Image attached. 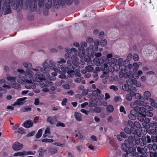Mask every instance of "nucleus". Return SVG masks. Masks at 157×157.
Wrapping results in <instances>:
<instances>
[{
  "instance_id": "nucleus-1",
  "label": "nucleus",
  "mask_w": 157,
  "mask_h": 157,
  "mask_svg": "<svg viewBox=\"0 0 157 157\" xmlns=\"http://www.w3.org/2000/svg\"><path fill=\"white\" fill-rule=\"evenodd\" d=\"M10 5L13 9L19 10L21 9L27 10L29 7L32 12L36 11V6L33 0H10Z\"/></svg>"
},
{
  "instance_id": "nucleus-2",
  "label": "nucleus",
  "mask_w": 157,
  "mask_h": 157,
  "mask_svg": "<svg viewBox=\"0 0 157 157\" xmlns=\"http://www.w3.org/2000/svg\"><path fill=\"white\" fill-rule=\"evenodd\" d=\"M25 75L24 79H17V81L20 83H23L25 82L27 83L25 84V87L27 89H33L36 87L34 82H36L34 80V74L30 70H26Z\"/></svg>"
},
{
  "instance_id": "nucleus-3",
  "label": "nucleus",
  "mask_w": 157,
  "mask_h": 157,
  "mask_svg": "<svg viewBox=\"0 0 157 157\" xmlns=\"http://www.w3.org/2000/svg\"><path fill=\"white\" fill-rule=\"evenodd\" d=\"M57 63H59L57 64V67L61 69V71H63L64 73L67 72L71 77L73 75L74 71L71 69L73 68V66L72 64V62L71 60H68L67 61V65L66 66H63V63H66V61L63 59L59 58L58 59Z\"/></svg>"
},
{
  "instance_id": "nucleus-4",
  "label": "nucleus",
  "mask_w": 157,
  "mask_h": 157,
  "mask_svg": "<svg viewBox=\"0 0 157 157\" xmlns=\"http://www.w3.org/2000/svg\"><path fill=\"white\" fill-rule=\"evenodd\" d=\"M49 64L48 63L45 62L43 64V68L40 66L36 67L35 68H31V69L35 71H40L47 77H49V73L47 72L49 71V68H48Z\"/></svg>"
},
{
  "instance_id": "nucleus-5",
  "label": "nucleus",
  "mask_w": 157,
  "mask_h": 157,
  "mask_svg": "<svg viewBox=\"0 0 157 157\" xmlns=\"http://www.w3.org/2000/svg\"><path fill=\"white\" fill-rule=\"evenodd\" d=\"M92 50V49L91 45H90L89 46L87 47L86 49H83L82 50V54H80L79 53H78V55L79 57L82 59H84V60L86 62H87L90 60L91 59L90 58H88L85 59V57L86 56H88L89 54V52H92L91 50Z\"/></svg>"
},
{
  "instance_id": "nucleus-6",
  "label": "nucleus",
  "mask_w": 157,
  "mask_h": 157,
  "mask_svg": "<svg viewBox=\"0 0 157 157\" xmlns=\"http://www.w3.org/2000/svg\"><path fill=\"white\" fill-rule=\"evenodd\" d=\"M73 0H54V3L56 6H59V5L63 6L65 2L68 5H71L73 2Z\"/></svg>"
},
{
  "instance_id": "nucleus-7",
  "label": "nucleus",
  "mask_w": 157,
  "mask_h": 157,
  "mask_svg": "<svg viewBox=\"0 0 157 157\" xmlns=\"http://www.w3.org/2000/svg\"><path fill=\"white\" fill-rule=\"evenodd\" d=\"M71 52H73L74 53V54L73 55L71 59L73 61V63L74 66L77 65L78 63V59L76 56L77 52V50L74 48H71Z\"/></svg>"
},
{
  "instance_id": "nucleus-8",
  "label": "nucleus",
  "mask_w": 157,
  "mask_h": 157,
  "mask_svg": "<svg viewBox=\"0 0 157 157\" xmlns=\"http://www.w3.org/2000/svg\"><path fill=\"white\" fill-rule=\"evenodd\" d=\"M146 142V136H143L141 138H139L138 139L136 140L135 141L136 144L142 146L146 145L147 144Z\"/></svg>"
},
{
  "instance_id": "nucleus-9",
  "label": "nucleus",
  "mask_w": 157,
  "mask_h": 157,
  "mask_svg": "<svg viewBox=\"0 0 157 157\" xmlns=\"http://www.w3.org/2000/svg\"><path fill=\"white\" fill-rule=\"evenodd\" d=\"M2 8L5 14H8L11 12V9L9 3L5 2L3 4Z\"/></svg>"
},
{
  "instance_id": "nucleus-10",
  "label": "nucleus",
  "mask_w": 157,
  "mask_h": 157,
  "mask_svg": "<svg viewBox=\"0 0 157 157\" xmlns=\"http://www.w3.org/2000/svg\"><path fill=\"white\" fill-rule=\"evenodd\" d=\"M134 140V137L132 136H129L127 139L124 141V143L127 147H130L132 146Z\"/></svg>"
},
{
  "instance_id": "nucleus-11",
  "label": "nucleus",
  "mask_w": 157,
  "mask_h": 157,
  "mask_svg": "<svg viewBox=\"0 0 157 157\" xmlns=\"http://www.w3.org/2000/svg\"><path fill=\"white\" fill-rule=\"evenodd\" d=\"M17 72L19 73L17 75L18 78L17 79H24L26 74V71H25L23 69L20 68L17 69Z\"/></svg>"
},
{
  "instance_id": "nucleus-12",
  "label": "nucleus",
  "mask_w": 157,
  "mask_h": 157,
  "mask_svg": "<svg viewBox=\"0 0 157 157\" xmlns=\"http://www.w3.org/2000/svg\"><path fill=\"white\" fill-rule=\"evenodd\" d=\"M142 105V104L138 100H135L132 101L130 104V106L132 108H134L136 110L137 109V107H139L138 106H141Z\"/></svg>"
},
{
  "instance_id": "nucleus-13",
  "label": "nucleus",
  "mask_w": 157,
  "mask_h": 157,
  "mask_svg": "<svg viewBox=\"0 0 157 157\" xmlns=\"http://www.w3.org/2000/svg\"><path fill=\"white\" fill-rule=\"evenodd\" d=\"M23 145L18 142L14 143L13 145V148L15 151H18L21 149L23 147Z\"/></svg>"
},
{
  "instance_id": "nucleus-14",
  "label": "nucleus",
  "mask_w": 157,
  "mask_h": 157,
  "mask_svg": "<svg viewBox=\"0 0 157 157\" xmlns=\"http://www.w3.org/2000/svg\"><path fill=\"white\" fill-rule=\"evenodd\" d=\"M33 124V123L32 121L29 120L25 121L22 125L26 128H29L32 127Z\"/></svg>"
},
{
  "instance_id": "nucleus-15",
  "label": "nucleus",
  "mask_w": 157,
  "mask_h": 157,
  "mask_svg": "<svg viewBox=\"0 0 157 157\" xmlns=\"http://www.w3.org/2000/svg\"><path fill=\"white\" fill-rule=\"evenodd\" d=\"M145 115L144 114L140 112H139L137 116L138 120L141 122H144V119L145 117Z\"/></svg>"
},
{
  "instance_id": "nucleus-16",
  "label": "nucleus",
  "mask_w": 157,
  "mask_h": 157,
  "mask_svg": "<svg viewBox=\"0 0 157 157\" xmlns=\"http://www.w3.org/2000/svg\"><path fill=\"white\" fill-rule=\"evenodd\" d=\"M74 117L76 120L78 121H80L82 120V114L77 112L75 113Z\"/></svg>"
},
{
  "instance_id": "nucleus-17",
  "label": "nucleus",
  "mask_w": 157,
  "mask_h": 157,
  "mask_svg": "<svg viewBox=\"0 0 157 157\" xmlns=\"http://www.w3.org/2000/svg\"><path fill=\"white\" fill-rule=\"evenodd\" d=\"M133 91H131L130 92L126 95V99L129 101H131L132 99V98L133 96Z\"/></svg>"
},
{
  "instance_id": "nucleus-18",
  "label": "nucleus",
  "mask_w": 157,
  "mask_h": 157,
  "mask_svg": "<svg viewBox=\"0 0 157 157\" xmlns=\"http://www.w3.org/2000/svg\"><path fill=\"white\" fill-rule=\"evenodd\" d=\"M144 98L146 100L149 101V99L151 98L150 97H151V94L148 91H145L144 93Z\"/></svg>"
},
{
  "instance_id": "nucleus-19",
  "label": "nucleus",
  "mask_w": 157,
  "mask_h": 157,
  "mask_svg": "<svg viewBox=\"0 0 157 157\" xmlns=\"http://www.w3.org/2000/svg\"><path fill=\"white\" fill-rule=\"evenodd\" d=\"M137 151L139 153L145 156H147V152L144 151V149L143 148L138 147L137 148Z\"/></svg>"
},
{
  "instance_id": "nucleus-20",
  "label": "nucleus",
  "mask_w": 157,
  "mask_h": 157,
  "mask_svg": "<svg viewBox=\"0 0 157 157\" xmlns=\"http://www.w3.org/2000/svg\"><path fill=\"white\" fill-rule=\"evenodd\" d=\"M6 79L7 80L11 82V84L12 83V82H16V77H13L9 75H7Z\"/></svg>"
},
{
  "instance_id": "nucleus-21",
  "label": "nucleus",
  "mask_w": 157,
  "mask_h": 157,
  "mask_svg": "<svg viewBox=\"0 0 157 157\" xmlns=\"http://www.w3.org/2000/svg\"><path fill=\"white\" fill-rule=\"evenodd\" d=\"M52 0H44V4L46 8H50L52 6Z\"/></svg>"
},
{
  "instance_id": "nucleus-22",
  "label": "nucleus",
  "mask_w": 157,
  "mask_h": 157,
  "mask_svg": "<svg viewBox=\"0 0 157 157\" xmlns=\"http://www.w3.org/2000/svg\"><path fill=\"white\" fill-rule=\"evenodd\" d=\"M36 78H38L39 80L41 81L44 79V76L40 72H37L35 74Z\"/></svg>"
},
{
  "instance_id": "nucleus-23",
  "label": "nucleus",
  "mask_w": 157,
  "mask_h": 157,
  "mask_svg": "<svg viewBox=\"0 0 157 157\" xmlns=\"http://www.w3.org/2000/svg\"><path fill=\"white\" fill-rule=\"evenodd\" d=\"M136 82V80L135 79H131V78H129L127 79L126 81L127 84L129 86H132V85H134V83Z\"/></svg>"
},
{
  "instance_id": "nucleus-24",
  "label": "nucleus",
  "mask_w": 157,
  "mask_h": 157,
  "mask_svg": "<svg viewBox=\"0 0 157 157\" xmlns=\"http://www.w3.org/2000/svg\"><path fill=\"white\" fill-rule=\"evenodd\" d=\"M50 128L48 127H47L45 129V131H44V133L43 135V136L44 138H45L47 137H48L49 138H52L53 136H48L47 135V134H50Z\"/></svg>"
},
{
  "instance_id": "nucleus-25",
  "label": "nucleus",
  "mask_w": 157,
  "mask_h": 157,
  "mask_svg": "<svg viewBox=\"0 0 157 157\" xmlns=\"http://www.w3.org/2000/svg\"><path fill=\"white\" fill-rule=\"evenodd\" d=\"M46 151V150H44L42 148L40 147L38 151V152L39 153V156L40 157H43L44 155V152Z\"/></svg>"
},
{
  "instance_id": "nucleus-26",
  "label": "nucleus",
  "mask_w": 157,
  "mask_h": 157,
  "mask_svg": "<svg viewBox=\"0 0 157 157\" xmlns=\"http://www.w3.org/2000/svg\"><path fill=\"white\" fill-rule=\"evenodd\" d=\"M81 47H79L78 48V50H82V49H84V48L86 47L87 46V43L85 41H82L81 42L80 44Z\"/></svg>"
},
{
  "instance_id": "nucleus-27",
  "label": "nucleus",
  "mask_w": 157,
  "mask_h": 157,
  "mask_svg": "<svg viewBox=\"0 0 157 157\" xmlns=\"http://www.w3.org/2000/svg\"><path fill=\"white\" fill-rule=\"evenodd\" d=\"M94 56H95L96 57L98 58V57L101 56V54L100 52L96 53L94 52H91L90 57L91 58H93Z\"/></svg>"
},
{
  "instance_id": "nucleus-28",
  "label": "nucleus",
  "mask_w": 157,
  "mask_h": 157,
  "mask_svg": "<svg viewBox=\"0 0 157 157\" xmlns=\"http://www.w3.org/2000/svg\"><path fill=\"white\" fill-rule=\"evenodd\" d=\"M23 65L26 68H31L32 67V65L29 62H25L23 63Z\"/></svg>"
},
{
  "instance_id": "nucleus-29",
  "label": "nucleus",
  "mask_w": 157,
  "mask_h": 157,
  "mask_svg": "<svg viewBox=\"0 0 157 157\" xmlns=\"http://www.w3.org/2000/svg\"><path fill=\"white\" fill-rule=\"evenodd\" d=\"M106 109L108 112L111 113L113 111L114 108L113 105H109L107 106Z\"/></svg>"
},
{
  "instance_id": "nucleus-30",
  "label": "nucleus",
  "mask_w": 157,
  "mask_h": 157,
  "mask_svg": "<svg viewBox=\"0 0 157 157\" xmlns=\"http://www.w3.org/2000/svg\"><path fill=\"white\" fill-rule=\"evenodd\" d=\"M149 101L151 102V105L153 107L157 108V103L155 102L154 99L151 98L149 99Z\"/></svg>"
},
{
  "instance_id": "nucleus-31",
  "label": "nucleus",
  "mask_w": 157,
  "mask_h": 157,
  "mask_svg": "<svg viewBox=\"0 0 157 157\" xmlns=\"http://www.w3.org/2000/svg\"><path fill=\"white\" fill-rule=\"evenodd\" d=\"M137 154L136 152H134L132 153H130L127 152L126 153V155L127 157H134L135 156H136Z\"/></svg>"
},
{
  "instance_id": "nucleus-32",
  "label": "nucleus",
  "mask_w": 157,
  "mask_h": 157,
  "mask_svg": "<svg viewBox=\"0 0 157 157\" xmlns=\"http://www.w3.org/2000/svg\"><path fill=\"white\" fill-rule=\"evenodd\" d=\"M101 91L98 89L94 90L92 92L93 94L95 96H98L99 95L101 94Z\"/></svg>"
},
{
  "instance_id": "nucleus-33",
  "label": "nucleus",
  "mask_w": 157,
  "mask_h": 157,
  "mask_svg": "<svg viewBox=\"0 0 157 157\" xmlns=\"http://www.w3.org/2000/svg\"><path fill=\"white\" fill-rule=\"evenodd\" d=\"M11 86L12 88L14 89H19L20 88V85L16 82L14 83H11Z\"/></svg>"
},
{
  "instance_id": "nucleus-34",
  "label": "nucleus",
  "mask_w": 157,
  "mask_h": 157,
  "mask_svg": "<svg viewBox=\"0 0 157 157\" xmlns=\"http://www.w3.org/2000/svg\"><path fill=\"white\" fill-rule=\"evenodd\" d=\"M20 100V98L17 99L16 101L14 103L13 105H20L24 103V102H23L21 100Z\"/></svg>"
},
{
  "instance_id": "nucleus-35",
  "label": "nucleus",
  "mask_w": 157,
  "mask_h": 157,
  "mask_svg": "<svg viewBox=\"0 0 157 157\" xmlns=\"http://www.w3.org/2000/svg\"><path fill=\"white\" fill-rule=\"evenodd\" d=\"M137 111L139 110L140 111V112L141 113H143L146 112V108L144 107H137Z\"/></svg>"
},
{
  "instance_id": "nucleus-36",
  "label": "nucleus",
  "mask_w": 157,
  "mask_h": 157,
  "mask_svg": "<svg viewBox=\"0 0 157 157\" xmlns=\"http://www.w3.org/2000/svg\"><path fill=\"white\" fill-rule=\"evenodd\" d=\"M90 110L92 109L94 110V112L96 113H100L101 110V109L100 107H97L95 108H94V109H93L91 108L90 109Z\"/></svg>"
},
{
  "instance_id": "nucleus-37",
  "label": "nucleus",
  "mask_w": 157,
  "mask_h": 157,
  "mask_svg": "<svg viewBox=\"0 0 157 157\" xmlns=\"http://www.w3.org/2000/svg\"><path fill=\"white\" fill-rule=\"evenodd\" d=\"M133 96H134L135 98L136 99H140L141 98V96L140 94L139 93H135V92L133 91Z\"/></svg>"
},
{
  "instance_id": "nucleus-38",
  "label": "nucleus",
  "mask_w": 157,
  "mask_h": 157,
  "mask_svg": "<svg viewBox=\"0 0 157 157\" xmlns=\"http://www.w3.org/2000/svg\"><path fill=\"white\" fill-rule=\"evenodd\" d=\"M26 155V151H23L21 152L15 153L13 154L14 156H22Z\"/></svg>"
},
{
  "instance_id": "nucleus-39",
  "label": "nucleus",
  "mask_w": 157,
  "mask_h": 157,
  "mask_svg": "<svg viewBox=\"0 0 157 157\" xmlns=\"http://www.w3.org/2000/svg\"><path fill=\"white\" fill-rule=\"evenodd\" d=\"M42 130L41 129H40L38 131L36 135V138L38 139L40 138L42 134Z\"/></svg>"
},
{
  "instance_id": "nucleus-40",
  "label": "nucleus",
  "mask_w": 157,
  "mask_h": 157,
  "mask_svg": "<svg viewBox=\"0 0 157 157\" xmlns=\"http://www.w3.org/2000/svg\"><path fill=\"white\" fill-rule=\"evenodd\" d=\"M133 66L134 67V68L133 69V71H136L139 68L140 65L139 64L137 63H134L133 64Z\"/></svg>"
},
{
  "instance_id": "nucleus-41",
  "label": "nucleus",
  "mask_w": 157,
  "mask_h": 157,
  "mask_svg": "<svg viewBox=\"0 0 157 157\" xmlns=\"http://www.w3.org/2000/svg\"><path fill=\"white\" fill-rule=\"evenodd\" d=\"M128 86L127 84H124L122 86V89L125 91H128L129 90Z\"/></svg>"
},
{
  "instance_id": "nucleus-42",
  "label": "nucleus",
  "mask_w": 157,
  "mask_h": 157,
  "mask_svg": "<svg viewBox=\"0 0 157 157\" xmlns=\"http://www.w3.org/2000/svg\"><path fill=\"white\" fill-rule=\"evenodd\" d=\"M109 89L110 90H113L115 92L117 91L118 90V88L115 85H111L109 87Z\"/></svg>"
},
{
  "instance_id": "nucleus-43",
  "label": "nucleus",
  "mask_w": 157,
  "mask_h": 157,
  "mask_svg": "<svg viewBox=\"0 0 157 157\" xmlns=\"http://www.w3.org/2000/svg\"><path fill=\"white\" fill-rule=\"evenodd\" d=\"M53 118L51 116H49L47 118V121L51 125H52L54 123L53 122Z\"/></svg>"
},
{
  "instance_id": "nucleus-44",
  "label": "nucleus",
  "mask_w": 157,
  "mask_h": 157,
  "mask_svg": "<svg viewBox=\"0 0 157 157\" xmlns=\"http://www.w3.org/2000/svg\"><path fill=\"white\" fill-rule=\"evenodd\" d=\"M122 99L120 96H117L114 98V101L115 102H117L121 101Z\"/></svg>"
},
{
  "instance_id": "nucleus-45",
  "label": "nucleus",
  "mask_w": 157,
  "mask_h": 157,
  "mask_svg": "<svg viewBox=\"0 0 157 157\" xmlns=\"http://www.w3.org/2000/svg\"><path fill=\"white\" fill-rule=\"evenodd\" d=\"M41 141L42 142L44 143H50L53 142L54 140L52 139L46 138L42 140Z\"/></svg>"
},
{
  "instance_id": "nucleus-46",
  "label": "nucleus",
  "mask_w": 157,
  "mask_h": 157,
  "mask_svg": "<svg viewBox=\"0 0 157 157\" xmlns=\"http://www.w3.org/2000/svg\"><path fill=\"white\" fill-rule=\"evenodd\" d=\"M76 136L80 140H82L83 138V137L82 134L79 132H78L76 134Z\"/></svg>"
},
{
  "instance_id": "nucleus-47",
  "label": "nucleus",
  "mask_w": 157,
  "mask_h": 157,
  "mask_svg": "<svg viewBox=\"0 0 157 157\" xmlns=\"http://www.w3.org/2000/svg\"><path fill=\"white\" fill-rule=\"evenodd\" d=\"M118 65L119 67H122L123 66V59L122 58H119L117 60Z\"/></svg>"
},
{
  "instance_id": "nucleus-48",
  "label": "nucleus",
  "mask_w": 157,
  "mask_h": 157,
  "mask_svg": "<svg viewBox=\"0 0 157 157\" xmlns=\"http://www.w3.org/2000/svg\"><path fill=\"white\" fill-rule=\"evenodd\" d=\"M48 68H49V71L47 72L48 73V72L49 71L50 69L53 70L54 71H56L58 70L57 68L55 65L50 66L49 67H48Z\"/></svg>"
},
{
  "instance_id": "nucleus-49",
  "label": "nucleus",
  "mask_w": 157,
  "mask_h": 157,
  "mask_svg": "<svg viewBox=\"0 0 157 157\" xmlns=\"http://www.w3.org/2000/svg\"><path fill=\"white\" fill-rule=\"evenodd\" d=\"M87 72H91L93 71V68L90 66H88L85 67Z\"/></svg>"
},
{
  "instance_id": "nucleus-50",
  "label": "nucleus",
  "mask_w": 157,
  "mask_h": 157,
  "mask_svg": "<svg viewBox=\"0 0 157 157\" xmlns=\"http://www.w3.org/2000/svg\"><path fill=\"white\" fill-rule=\"evenodd\" d=\"M143 74V72L141 70H139L137 72V75L135 76V79H137L139 78L140 76H141Z\"/></svg>"
},
{
  "instance_id": "nucleus-51",
  "label": "nucleus",
  "mask_w": 157,
  "mask_h": 157,
  "mask_svg": "<svg viewBox=\"0 0 157 157\" xmlns=\"http://www.w3.org/2000/svg\"><path fill=\"white\" fill-rule=\"evenodd\" d=\"M144 106L146 108V110L148 111H152L154 109L153 107L147 105H144Z\"/></svg>"
},
{
  "instance_id": "nucleus-52",
  "label": "nucleus",
  "mask_w": 157,
  "mask_h": 157,
  "mask_svg": "<svg viewBox=\"0 0 157 157\" xmlns=\"http://www.w3.org/2000/svg\"><path fill=\"white\" fill-rule=\"evenodd\" d=\"M136 115H134V114H129L128 115V117L129 118L132 120H135L136 118Z\"/></svg>"
},
{
  "instance_id": "nucleus-53",
  "label": "nucleus",
  "mask_w": 157,
  "mask_h": 157,
  "mask_svg": "<svg viewBox=\"0 0 157 157\" xmlns=\"http://www.w3.org/2000/svg\"><path fill=\"white\" fill-rule=\"evenodd\" d=\"M145 116H147L149 117H152L153 116V114L152 112L149 111H146L145 113Z\"/></svg>"
},
{
  "instance_id": "nucleus-54",
  "label": "nucleus",
  "mask_w": 157,
  "mask_h": 157,
  "mask_svg": "<svg viewBox=\"0 0 157 157\" xmlns=\"http://www.w3.org/2000/svg\"><path fill=\"white\" fill-rule=\"evenodd\" d=\"M62 73L61 74L59 75L58 77L59 78H66V76L65 75V74L66 72H65L64 73V72L63 71H62Z\"/></svg>"
},
{
  "instance_id": "nucleus-55",
  "label": "nucleus",
  "mask_w": 157,
  "mask_h": 157,
  "mask_svg": "<svg viewBox=\"0 0 157 157\" xmlns=\"http://www.w3.org/2000/svg\"><path fill=\"white\" fill-rule=\"evenodd\" d=\"M129 147H127L125 143L123 144L122 145V147L124 151H127L128 148Z\"/></svg>"
},
{
  "instance_id": "nucleus-56",
  "label": "nucleus",
  "mask_w": 157,
  "mask_h": 157,
  "mask_svg": "<svg viewBox=\"0 0 157 157\" xmlns=\"http://www.w3.org/2000/svg\"><path fill=\"white\" fill-rule=\"evenodd\" d=\"M132 67V65H129L127 66V67H125L124 68V70L125 72H126L128 71H130L131 68Z\"/></svg>"
},
{
  "instance_id": "nucleus-57",
  "label": "nucleus",
  "mask_w": 157,
  "mask_h": 157,
  "mask_svg": "<svg viewBox=\"0 0 157 157\" xmlns=\"http://www.w3.org/2000/svg\"><path fill=\"white\" fill-rule=\"evenodd\" d=\"M128 125L132 127L131 128V130L134 129V128H133V126H134V123L132 121L130 120L128 121Z\"/></svg>"
},
{
  "instance_id": "nucleus-58",
  "label": "nucleus",
  "mask_w": 157,
  "mask_h": 157,
  "mask_svg": "<svg viewBox=\"0 0 157 157\" xmlns=\"http://www.w3.org/2000/svg\"><path fill=\"white\" fill-rule=\"evenodd\" d=\"M128 151H127V152H128L132 153V152H136L135 149H134L131 146L128 147Z\"/></svg>"
},
{
  "instance_id": "nucleus-59",
  "label": "nucleus",
  "mask_w": 157,
  "mask_h": 157,
  "mask_svg": "<svg viewBox=\"0 0 157 157\" xmlns=\"http://www.w3.org/2000/svg\"><path fill=\"white\" fill-rule=\"evenodd\" d=\"M56 125V126L57 127L60 126L61 127H64L65 126L64 124L60 121L57 122Z\"/></svg>"
},
{
  "instance_id": "nucleus-60",
  "label": "nucleus",
  "mask_w": 157,
  "mask_h": 157,
  "mask_svg": "<svg viewBox=\"0 0 157 157\" xmlns=\"http://www.w3.org/2000/svg\"><path fill=\"white\" fill-rule=\"evenodd\" d=\"M107 43L106 40L105 39H104L101 40L100 44L102 46H104L106 45Z\"/></svg>"
},
{
  "instance_id": "nucleus-61",
  "label": "nucleus",
  "mask_w": 157,
  "mask_h": 157,
  "mask_svg": "<svg viewBox=\"0 0 157 157\" xmlns=\"http://www.w3.org/2000/svg\"><path fill=\"white\" fill-rule=\"evenodd\" d=\"M99 63H97V66H99L104 62L103 59L102 58H99Z\"/></svg>"
},
{
  "instance_id": "nucleus-62",
  "label": "nucleus",
  "mask_w": 157,
  "mask_h": 157,
  "mask_svg": "<svg viewBox=\"0 0 157 157\" xmlns=\"http://www.w3.org/2000/svg\"><path fill=\"white\" fill-rule=\"evenodd\" d=\"M134 85L136 86L137 87H140L141 86L142 84L140 82H138L136 80V82L135 81V82L134 83Z\"/></svg>"
},
{
  "instance_id": "nucleus-63",
  "label": "nucleus",
  "mask_w": 157,
  "mask_h": 157,
  "mask_svg": "<svg viewBox=\"0 0 157 157\" xmlns=\"http://www.w3.org/2000/svg\"><path fill=\"white\" fill-rule=\"evenodd\" d=\"M17 132L20 134H25L24 129L23 128L21 127H20L17 130Z\"/></svg>"
},
{
  "instance_id": "nucleus-64",
  "label": "nucleus",
  "mask_w": 157,
  "mask_h": 157,
  "mask_svg": "<svg viewBox=\"0 0 157 157\" xmlns=\"http://www.w3.org/2000/svg\"><path fill=\"white\" fill-rule=\"evenodd\" d=\"M133 130H130L128 128H125L124 129V131L128 134H130L131 133V132L132 131H133Z\"/></svg>"
}]
</instances>
